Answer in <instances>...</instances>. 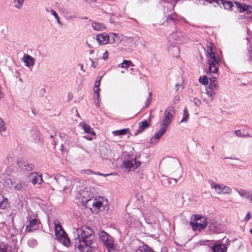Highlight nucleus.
Masks as SVG:
<instances>
[{
  "label": "nucleus",
  "mask_w": 252,
  "mask_h": 252,
  "mask_svg": "<svg viewBox=\"0 0 252 252\" xmlns=\"http://www.w3.org/2000/svg\"><path fill=\"white\" fill-rule=\"evenodd\" d=\"M77 237L74 240L75 250L79 252H91L94 250V230L89 226H83L77 229Z\"/></svg>",
  "instance_id": "f257e3e1"
},
{
  "label": "nucleus",
  "mask_w": 252,
  "mask_h": 252,
  "mask_svg": "<svg viewBox=\"0 0 252 252\" xmlns=\"http://www.w3.org/2000/svg\"><path fill=\"white\" fill-rule=\"evenodd\" d=\"M218 5L220 8L223 7L227 10L240 13L246 12V14L248 15L247 17L252 19V7L249 5L241 3L236 1L233 2L226 0H220Z\"/></svg>",
  "instance_id": "f03ea898"
},
{
  "label": "nucleus",
  "mask_w": 252,
  "mask_h": 252,
  "mask_svg": "<svg viewBox=\"0 0 252 252\" xmlns=\"http://www.w3.org/2000/svg\"><path fill=\"white\" fill-rule=\"evenodd\" d=\"M207 56L209 58L207 61L209 65L207 74L217 73L219 71V66L220 64L221 60L218 56H216L212 51V48L210 47L208 51Z\"/></svg>",
  "instance_id": "7ed1b4c3"
},
{
  "label": "nucleus",
  "mask_w": 252,
  "mask_h": 252,
  "mask_svg": "<svg viewBox=\"0 0 252 252\" xmlns=\"http://www.w3.org/2000/svg\"><path fill=\"white\" fill-rule=\"evenodd\" d=\"M27 219L25 230L26 233H31L38 229L40 221L32 211L28 212Z\"/></svg>",
  "instance_id": "20e7f679"
},
{
  "label": "nucleus",
  "mask_w": 252,
  "mask_h": 252,
  "mask_svg": "<svg viewBox=\"0 0 252 252\" xmlns=\"http://www.w3.org/2000/svg\"><path fill=\"white\" fill-rule=\"evenodd\" d=\"M98 235L99 240L103 243L108 252H114L115 247L113 238L104 231H100Z\"/></svg>",
  "instance_id": "39448f33"
},
{
  "label": "nucleus",
  "mask_w": 252,
  "mask_h": 252,
  "mask_svg": "<svg viewBox=\"0 0 252 252\" xmlns=\"http://www.w3.org/2000/svg\"><path fill=\"white\" fill-rule=\"evenodd\" d=\"M194 217V219L193 220H191L189 223L194 231H200L206 227L207 225L206 218H204L199 215H195Z\"/></svg>",
  "instance_id": "423d86ee"
},
{
  "label": "nucleus",
  "mask_w": 252,
  "mask_h": 252,
  "mask_svg": "<svg viewBox=\"0 0 252 252\" xmlns=\"http://www.w3.org/2000/svg\"><path fill=\"white\" fill-rule=\"evenodd\" d=\"M109 209V203L107 199L101 196H95V213L99 211L106 212Z\"/></svg>",
  "instance_id": "0eeeda50"
},
{
  "label": "nucleus",
  "mask_w": 252,
  "mask_h": 252,
  "mask_svg": "<svg viewBox=\"0 0 252 252\" xmlns=\"http://www.w3.org/2000/svg\"><path fill=\"white\" fill-rule=\"evenodd\" d=\"M7 184L8 185L10 184V188L12 189H14L19 191L25 190L27 188V185L23 181H12L11 180L7 181Z\"/></svg>",
  "instance_id": "6e6552de"
},
{
  "label": "nucleus",
  "mask_w": 252,
  "mask_h": 252,
  "mask_svg": "<svg viewBox=\"0 0 252 252\" xmlns=\"http://www.w3.org/2000/svg\"><path fill=\"white\" fill-rule=\"evenodd\" d=\"M55 179L58 184L63 190L71 188V181L62 175L56 176Z\"/></svg>",
  "instance_id": "1a4fd4ad"
},
{
  "label": "nucleus",
  "mask_w": 252,
  "mask_h": 252,
  "mask_svg": "<svg viewBox=\"0 0 252 252\" xmlns=\"http://www.w3.org/2000/svg\"><path fill=\"white\" fill-rule=\"evenodd\" d=\"M56 239L61 243L63 244L65 246H68L70 244V240L67 237L65 231L62 229V230L58 232H55Z\"/></svg>",
  "instance_id": "9d476101"
},
{
  "label": "nucleus",
  "mask_w": 252,
  "mask_h": 252,
  "mask_svg": "<svg viewBox=\"0 0 252 252\" xmlns=\"http://www.w3.org/2000/svg\"><path fill=\"white\" fill-rule=\"evenodd\" d=\"M95 35V39L97 40L99 45H105L109 42L110 43H112L110 35H109L106 32H103Z\"/></svg>",
  "instance_id": "9b49d317"
},
{
  "label": "nucleus",
  "mask_w": 252,
  "mask_h": 252,
  "mask_svg": "<svg viewBox=\"0 0 252 252\" xmlns=\"http://www.w3.org/2000/svg\"><path fill=\"white\" fill-rule=\"evenodd\" d=\"M166 130L167 127L161 125L160 129L155 133L154 136L151 138L150 142L152 144L157 143V142L156 141L157 140H159L166 132Z\"/></svg>",
  "instance_id": "f8f14e48"
},
{
  "label": "nucleus",
  "mask_w": 252,
  "mask_h": 252,
  "mask_svg": "<svg viewBox=\"0 0 252 252\" xmlns=\"http://www.w3.org/2000/svg\"><path fill=\"white\" fill-rule=\"evenodd\" d=\"M210 232L216 233H220L224 231V229L221 224L217 222H211L208 226Z\"/></svg>",
  "instance_id": "ddd939ff"
},
{
  "label": "nucleus",
  "mask_w": 252,
  "mask_h": 252,
  "mask_svg": "<svg viewBox=\"0 0 252 252\" xmlns=\"http://www.w3.org/2000/svg\"><path fill=\"white\" fill-rule=\"evenodd\" d=\"M29 178L30 181L33 185L35 184L40 185L43 182L41 175L36 172L31 173L29 176Z\"/></svg>",
  "instance_id": "4468645a"
},
{
  "label": "nucleus",
  "mask_w": 252,
  "mask_h": 252,
  "mask_svg": "<svg viewBox=\"0 0 252 252\" xmlns=\"http://www.w3.org/2000/svg\"><path fill=\"white\" fill-rule=\"evenodd\" d=\"M226 246L220 242L216 243L212 246L211 248L212 252H227Z\"/></svg>",
  "instance_id": "2eb2a0df"
},
{
  "label": "nucleus",
  "mask_w": 252,
  "mask_h": 252,
  "mask_svg": "<svg viewBox=\"0 0 252 252\" xmlns=\"http://www.w3.org/2000/svg\"><path fill=\"white\" fill-rule=\"evenodd\" d=\"M237 192L242 197L248 200L250 203H252V190L240 189L237 190Z\"/></svg>",
  "instance_id": "dca6fc26"
},
{
  "label": "nucleus",
  "mask_w": 252,
  "mask_h": 252,
  "mask_svg": "<svg viewBox=\"0 0 252 252\" xmlns=\"http://www.w3.org/2000/svg\"><path fill=\"white\" fill-rule=\"evenodd\" d=\"M165 16L166 17L165 21L167 24H175L178 21L177 14L175 12H172L171 14Z\"/></svg>",
  "instance_id": "f3484780"
},
{
  "label": "nucleus",
  "mask_w": 252,
  "mask_h": 252,
  "mask_svg": "<svg viewBox=\"0 0 252 252\" xmlns=\"http://www.w3.org/2000/svg\"><path fill=\"white\" fill-rule=\"evenodd\" d=\"M22 62L25 63L26 66H33L35 64V60L29 55H25L22 59Z\"/></svg>",
  "instance_id": "a211bd4d"
},
{
  "label": "nucleus",
  "mask_w": 252,
  "mask_h": 252,
  "mask_svg": "<svg viewBox=\"0 0 252 252\" xmlns=\"http://www.w3.org/2000/svg\"><path fill=\"white\" fill-rule=\"evenodd\" d=\"M181 166L180 162L177 159H172L169 165V168L170 172H174L177 170H180V167Z\"/></svg>",
  "instance_id": "6ab92c4d"
},
{
  "label": "nucleus",
  "mask_w": 252,
  "mask_h": 252,
  "mask_svg": "<svg viewBox=\"0 0 252 252\" xmlns=\"http://www.w3.org/2000/svg\"><path fill=\"white\" fill-rule=\"evenodd\" d=\"M139 125V128L137 129L136 131L134 133V135H137V134L141 133L143 132L146 128L149 127L150 125L147 122L146 120H145L144 121H142L141 122H140L138 124Z\"/></svg>",
  "instance_id": "aec40b11"
},
{
  "label": "nucleus",
  "mask_w": 252,
  "mask_h": 252,
  "mask_svg": "<svg viewBox=\"0 0 252 252\" xmlns=\"http://www.w3.org/2000/svg\"><path fill=\"white\" fill-rule=\"evenodd\" d=\"M164 118L163 119L161 125L167 127V126L169 125L172 122V118H173V116L172 115L166 114L165 113H164Z\"/></svg>",
  "instance_id": "412c9836"
},
{
  "label": "nucleus",
  "mask_w": 252,
  "mask_h": 252,
  "mask_svg": "<svg viewBox=\"0 0 252 252\" xmlns=\"http://www.w3.org/2000/svg\"><path fill=\"white\" fill-rule=\"evenodd\" d=\"M172 181H174L173 185H175L177 183V179L174 178H168L166 177H164L161 180V182L164 186L168 187L172 184Z\"/></svg>",
  "instance_id": "4be33fe9"
},
{
  "label": "nucleus",
  "mask_w": 252,
  "mask_h": 252,
  "mask_svg": "<svg viewBox=\"0 0 252 252\" xmlns=\"http://www.w3.org/2000/svg\"><path fill=\"white\" fill-rule=\"evenodd\" d=\"M19 166L23 170L31 171L32 169L33 165L29 164L25 161H18Z\"/></svg>",
  "instance_id": "5701e85b"
},
{
  "label": "nucleus",
  "mask_w": 252,
  "mask_h": 252,
  "mask_svg": "<svg viewBox=\"0 0 252 252\" xmlns=\"http://www.w3.org/2000/svg\"><path fill=\"white\" fill-rule=\"evenodd\" d=\"M101 78H102V76H98L97 77V80L96 81H95V88H97L96 90H95V94L96 95V96H97L96 98L97 99V104H98L97 106H99V101L100 100L99 99V94L98 92L99 89L98 87L100 85V82Z\"/></svg>",
  "instance_id": "b1692460"
},
{
  "label": "nucleus",
  "mask_w": 252,
  "mask_h": 252,
  "mask_svg": "<svg viewBox=\"0 0 252 252\" xmlns=\"http://www.w3.org/2000/svg\"><path fill=\"white\" fill-rule=\"evenodd\" d=\"M123 165L126 168L130 170H134L133 161L130 159H126L123 162Z\"/></svg>",
  "instance_id": "393cba45"
},
{
  "label": "nucleus",
  "mask_w": 252,
  "mask_h": 252,
  "mask_svg": "<svg viewBox=\"0 0 252 252\" xmlns=\"http://www.w3.org/2000/svg\"><path fill=\"white\" fill-rule=\"evenodd\" d=\"M80 125L83 127L84 130L86 133H91L93 136L94 135V132L89 126L84 123H80Z\"/></svg>",
  "instance_id": "a878e982"
},
{
  "label": "nucleus",
  "mask_w": 252,
  "mask_h": 252,
  "mask_svg": "<svg viewBox=\"0 0 252 252\" xmlns=\"http://www.w3.org/2000/svg\"><path fill=\"white\" fill-rule=\"evenodd\" d=\"M210 183L212 189H215L216 191L219 193H222V185L221 186L219 184H216L213 181H211Z\"/></svg>",
  "instance_id": "bb28decb"
},
{
  "label": "nucleus",
  "mask_w": 252,
  "mask_h": 252,
  "mask_svg": "<svg viewBox=\"0 0 252 252\" xmlns=\"http://www.w3.org/2000/svg\"><path fill=\"white\" fill-rule=\"evenodd\" d=\"M86 208L89 209L92 213H93V208L94 207V199H90L86 201Z\"/></svg>",
  "instance_id": "cd10ccee"
},
{
  "label": "nucleus",
  "mask_w": 252,
  "mask_h": 252,
  "mask_svg": "<svg viewBox=\"0 0 252 252\" xmlns=\"http://www.w3.org/2000/svg\"><path fill=\"white\" fill-rule=\"evenodd\" d=\"M128 128H124L119 130H115L113 132L114 135H124L128 133Z\"/></svg>",
  "instance_id": "c85d7f7f"
},
{
  "label": "nucleus",
  "mask_w": 252,
  "mask_h": 252,
  "mask_svg": "<svg viewBox=\"0 0 252 252\" xmlns=\"http://www.w3.org/2000/svg\"><path fill=\"white\" fill-rule=\"evenodd\" d=\"M25 0H14L13 2L14 6L17 9H21L23 5Z\"/></svg>",
  "instance_id": "c756f323"
},
{
  "label": "nucleus",
  "mask_w": 252,
  "mask_h": 252,
  "mask_svg": "<svg viewBox=\"0 0 252 252\" xmlns=\"http://www.w3.org/2000/svg\"><path fill=\"white\" fill-rule=\"evenodd\" d=\"M0 252H11V247L3 243L0 244Z\"/></svg>",
  "instance_id": "7c9ffc66"
},
{
  "label": "nucleus",
  "mask_w": 252,
  "mask_h": 252,
  "mask_svg": "<svg viewBox=\"0 0 252 252\" xmlns=\"http://www.w3.org/2000/svg\"><path fill=\"white\" fill-rule=\"evenodd\" d=\"M189 114L187 108H185L183 111V117L181 121V123L187 122L189 117Z\"/></svg>",
  "instance_id": "2f4dec72"
},
{
  "label": "nucleus",
  "mask_w": 252,
  "mask_h": 252,
  "mask_svg": "<svg viewBox=\"0 0 252 252\" xmlns=\"http://www.w3.org/2000/svg\"><path fill=\"white\" fill-rule=\"evenodd\" d=\"M234 133L237 137H252V135H250L249 133L246 134H242L241 130H236L234 131Z\"/></svg>",
  "instance_id": "473e14b6"
},
{
  "label": "nucleus",
  "mask_w": 252,
  "mask_h": 252,
  "mask_svg": "<svg viewBox=\"0 0 252 252\" xmlns=\"http://www.w3.org/2000/svg\"><path fill=\"white\" fill-rule=\"evenodd\" d=\"M54 225H55V232H57L59 231L62 230V229H63L62 228V226L60 224V221L56 220H54Z\"/></svg>",
  "instance_id": "72a5a7b5"
},
{
  "label": "nucleus",
  "mask_w": 252,
  "mask_h": 252,
  "mask_svg": "<svg viewBox=\"0 0 252 252\" xmlns=\"http://www.w3.org/2000/svg\"><path fill=\"white\" fill-rule=\"evenodd\" d=\"M110 36L112 39V43H114L115 41V38L118 42H120L121 41V37L119 34H117L115 33H110Z\"/></svg>",
  "instance_id": "f704fd0d"
},
{
  "label": "nucleus",
  "mask_w": 252,
  "mask_h": 252,
  "mask_svg": "<svg viewBox=\"0 0 252 252\" xmlns=\"http://www.w3.org/2000/svg\"><path fill=\"white\" fill-rule=\"evenodd\" d=\"M199 82L204 85H206L208 83V77L206 75H203L199 78Z\"/></svg>",
  "instance_id": "c9c22d12"
},
{
  "label": "nucleus",
  "mask_w": 252,
  "mask_h": 252,
  "mask_svg": "<svg viewBox=\"0 0 252 252\" xmlns=\"http://www.w3.org/2000/svg\"><path fill=\"white\" fill-rule=\"evenodd\" d=\"M206 94L208 95V96L210 97L211 100H213L214 96L215 95V93L214 91L208 88L206 89Z\"/></svg>",
  "instance_id": "e433bc0d"
},
{
  "label": "nucleus",
  "mask_w": 252,
  "mask_h": 252,
  "mask_svg": "<svg viewBox=\"0 0 252 252\" xmlns=\"http://www.w3.org/2000/svg\"><path fill=\"white\" fill-rule=\"evenodd\" d=\"M105 29V27L103 24L95 22V31H102Z\"/></svg>",
  "instance_id": "4c0bfd02"
},
{
  "label": "nucleus",
  "mask_w": 252,
  "mask_h": 252,
  "mask_svg": "<svg viewBox=\"0 0 252 252\" xmlns=\"http://www.w3.org/2000/svg\"><path fill=\"white\" fill-rule=\"evenodd\" d=\"M130 65H133L132 63L130 61L124 60L122 63V67L127 68Z\"/></svg>",
  "instance_id": "58836bf2"
},
{
  "label": "nucleus",
  "mask_w": 252,
  "mask_h": 252,
  "mask_svg": "<svg viewBox=\"0 0 252 252\" xmlns=\"http://www.w3.org/2000/svg\"><path fill=\"white\" fill-rule=\"evenodd\" d=\"M164 113H165L166 114L172 115L173 116V115L175 113L174 108L173 107H169L165 111Z\"/></svg>",
  "instance_id": "ea45409f"
},
{
  "label": "nucleus",
  "mask_w": 252,
  "mask_h": 252,
  "mask_svg": "<svg viewBox=\"0 0 252 252\" xmlns=\"http://www.w3.org/2000/svg\"><path fill=\"white\" fill-rule=\"evenodd\" d=\"M231 191V189L224 185H222V193H229Z\"/></svg>",
  "instance_id": "a19ab883"
},
{
  "label": "nucleus",
  "mask_w": 252,
  "mask_h": 252,
  "mask_svg": "<svg viewBox=\"0 0 252 252\" xmlns=\"http://www.w3.org/2000/svg\"><path fill=\"white\" fill-rule=\"evenodd\" d=\"M208 88L212 89L213 91H216L218 89V86L216 83H210L209 87Z\"/></svg>",
  "instance_id": "79ce46f5"
},
{
  "label": "nucleus",
  "mask_w": 252,
  "mask_h": 252,
  "mask_svg": "<svg viewBox=\"0 0 252 252\" xmlns=\"http://www.w3.org/2000/svg\"><path fill=\"white\" fill-rule=\"evenodd\" d=\"M141 250H142L144 252H151V248L147 245H143L141 247Z\"/></svg>",
  "instance_id": "37998d69"
},
{
  "label": "nucleus",
  "mask_w": 252,
  "mask_h": 252,
  "mask_svg": "<svg viewBox=\"0 0 252 252\" xmlns=\"http://www.w3.org/2000/svg\"><path fill=\"white\" fill-rule=\"evenodd\" d=\"M5 127L4 126V122L0 118V131H2L4 130Z\"/></svg>",
  "instance_id": "c03bdc74"
},
{
  "label": "nucleus",
  "mask_w": 252,
  "mask_h": 252,
  "mask_svg": "<svg viewBox=\"0 0 252 252\" xmlns=\"http://www.w3.org/2000/svg\"><path fill=\"white\" fill-rule=\"evenodd\" d=\"M193 102H194V104L197 107H199L201 104V100L196 97L194 98Z\"/></svg>",
  "instance_id": "a18cd8bd"
},
{
  "label": "nucleus",
  "mask_w": 252,
  "mask_h": 252,
  "mask_svg": "<svg viewBox=\"0 0 252 252\" xmlns=\"http://www.w3.org/2000/svg\"><path fill=\"white\" fill-rule=\"evenodd\" d=\"M134 163V169L136 168H137L138 166H139L141 164V162L139 161H137L136 160V158H134V160L133 161Z\"/></svg>",
  "instance_id": "49530a36"
},
{
  "label": "nucleus",
  "mask_w": 252,
  "mask_h": 252,
  "mask_svg": "<svg viewBox=\"0 0 252 252\" xmlns=\"http://www.w3.org/2000/svg\"><path fill=\"white\" fill-rule=\"evenodd\" d=\"M151 99H151V96L148 97V98H147V100L145 102V108H147L149 106V105L151 101Z\"/></svg>",
  "instance_id": "de8ad7c7"
},
{
  "label": "nucleus",
  "mask_w": 252,
  "mask_h": 252,
  "mask_svg": "<svg viewBox=\"0 0 252 252\" xmlns=\"http://www.w3.org/2000/svg\"><path fill=\"white\" fill-rule=\"evenodd\" d=\"M248 56H249V59L250 60H252V48H250L248 49Z\"/></svg>",
  "instance_id": "09e8293b"
},
{
  "label": "nucleus",
  "mask_w": 252,
  "mask_h": 252,
  "mask_svg": "<svg viewBox=\"0 0 252 252\" xmlns=\"http://www.w3.org/2000/svg\"><path fill=\"white\" fill-rule=\"evenodd\" d=\"M50 12L51 13V14L52 15H53L54 16V17L56 19H58V15L57 13L55 11H54L53 9H51L50 10Z\"/></svg>",
  "instance_id": "8fccbe9b"
},
{
  "label": "nucleus",
  "mask_w": 252,
  "mask_h": 252,
  "mask_svg": "<svg viewBox=\"0 0 252 252\" xmlns=\"http://www.w3.org/2000/svg\"><path fill=\"white\" fill-rule=\"evenodd\" d=\"M177 34V36L179 37V34H180V33H178V32H176V33H174L173 32L172 34H171V37L172 39H174L175 40H177L178 39L176 38V35Z\"/></svg>",
  "instance_id": "3c124183"
},
{
  "label": "nucleus",
  "mask_w": 252,
  "mask_h": 252,
  "mask_svg": "<svg viewBox=\"0 0 252 252\" xmlns=\"http://www.w3.org/2000/svg\"><path fill=\"white\" fill-rule=\"evenodd\" d=\"M6 203L4 201H1L0 202V208L4 209L6 208Z\"/></svg>",
  "instance_id": "603ef678"
},
{
  "label": "nucleus",
  "mask_w": 252,
  "mask_h": 252,
  "mask_svg": "<svg viewBox=\"0 0 252 252\" xmlns=\"http://www.w3.org/2000/svg\"><path fill=\"white\" fill-rule=\"evenodd\" d=\"M95 175H97L103 176L104 177H106L107 176H108L111 175V174H101V173H99V172H95Z\"/></svg>",
  "instance_id": "864d4df0"
},
{
  "label": "nucleus",
  "mask_w": 252,
  "mask_h": 252,
  "mask_svg": "<svg viewBox=\"0 0 252 252\" xmlns=\"http://www.w3.org/2000/svg\"><path fill=\"white\" fill-rule=\"evenodd\" d=\"M108 57V52L106 51L104 53H103V59L104 60H106Z\"/></svg>",
  "instance_id": "5fc2aeb1"
},
{
  "label": "nucleus",
  "mask_w": 252,
  "mask_h": 252,
  "mask_svg": "<svg viewBox=\"0 0 252 252\" xmlns=\"http://www.w3.org/2000/svg\"><path fill=\"white\" fill-rule=\"evenodd\" d=\"M251 216L250 213L248 212L247 214V215L245 218V221H248V220H249L251 218Z\"/></svg>",
  "instance_id": "6e6d98bb"
},
{
  "label": "nucleus",
  "mask_w": 252,
  "mask_h": 252,
  "mask_svg": "<svg viewBox=\"0 0 252 252\" xmlns=\"http://www.w3.org/2000/svg\"><path fill=\"white\" fill-rule=\"evenodd\" d=\"M210 83H216L217 80V77L212 76L211 78H210Z\"/></svg>",
  "instance_id": "4d7b16f0"
},
{
  "label": "nucleus",
  "mask_w": 252,
  "mask_h": 252,
  "mask_svg": "<svg viewBox=\"0 0 252 252\" xmlns=\"http://www.w3.org/2000/svg\"><path fill=\"white\" fill-rule=\"evenodd\" d=\"M209 3H212L213 2H215L217 3L218 4H219V3L220 2V0H206Z\"/></svg>",
  "instance_id": "13d9d810"
},
{
  "label": "nucleus",
  "mask_w": 252,
  "mask_h": 252,
  "mask_svg": "<svg viewBox=\"0 0 252 252\" xmlns=\"http://www.w3.org/2000/svg\"><path fill=\"white\" fill-rule=\"evenodd\" d=\"M91 42V40H90L89 38L87 39V43L88 44V46L91 47V48H93V46H92V45H91L89 42Z\"/></svg>",
  "instance_id": "bf43d9fd"
},
{
  "label": "nucleus",
  "mask_w": 252,
  "mask_h": 252,
  "mask_svg": "<svg viewBox=\"0 0 252 252\" xmlns=\"http://www.w3.org/2000/svg\"><path fill=\"white\" fill-rule=\"evenodd\" d=\"M84 137L89 140H92L93 139L92 137L88 136L87 135L84 136Z\"/></svg>",
  "instance_id": "052dcab7"
},
{
  "label": "nucleus",
  "mask_w": 252,
  "mask_h": 252,
  "mask_svg": "<svg viewBox=\"0 0 252 252\" xmlns=\"http://www.w3.org/2000/svg\"><path fill=\"white\" fill-rule=\"evenodd\" d=\"M80 67V69L81 70H82L83 72L85 71V70L83 69V65L82 64H79L78 65Z\"/></svg>",
  "instance_id": "680f3d73"
},
{
  "label": "nucleus",
  "mask_w": 252,
  "mask_h": 252,
  "mask_svg": "<svg viewBox=\"0 0 252 252\" xmlns=\"http://www.w3.org/2000/svg\"><path fill=\"white\" fill-rule=\"evenodd\" d=\"M136 252H144L142 250H141V248H139L138 249H137L136 251Z\"/></svg>",
  "instance_id": "e2e57ef3"
},
{
  "label": "nucleus",
  "mask_w": 252,
  "mask_h": 252,
  "mask_svg": "<svg viewBox=\"0 0 252 252\" xmlns=\"http://www.w3.org/2000/svg\"><path fill=\"white\" fill-rule=\"evenodd\" d=\"M82 172H84L86 173H88V174H89V173H92V171H90V170H87V171H82Z\"/></svg>",
  "instance_id": "0e129e2a"
},
{
  "label": "nucleus",
  "mask_w": 252,
  "mask_h": 252,
  "mask_svg": "<svg viewBox=\"0 0 252 252\" xmlns=\"http://www.w3.org/2000/svg\"><path fill=\"white\" fill-rule=\"evenodd\" d=\"M94 51L93 49H91V50H89V54L91 55L93 54L94 53Z\"/></svg>",
  "instance_id": "69168bd1"
},
{
  "label": "nucleus",
  "mask_w": 252,
  "mask_h": 252,
  "mask_svg": "<svg viewBox=\"0 0 252 252\" xmlns=\"http://www.w3.org/2000/svg\"><path fill=\"white\" fill-rule=\"evenodd\" d=\"M90 60L92 61V65L93 66H94V62L90 58Z\"/></svg>",
  "instance_id": "338daca9"
},
{
  "label": "nucleus",
  "mask_w": 252,
  "mask_h": 252,
  "mask_svg": "<svg viewBox=\"0 0 252 252\" xmlns=\"http://www.w3.org/2000/svg\"><path fill=\"white\" fill-rule=\"evenodd\" d=\"M243 133L242 134H246L247 132H246V130L245 129L242 130Z\"/></svg>",
  "instance_id": "774afa93"
}]
</instances>
